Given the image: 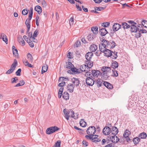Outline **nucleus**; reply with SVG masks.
<instances>
[{
  "label": "nucleus",
  "mask_w": 147,
  "mask_h": 147,
  "mask_svg": "<svg viewBox=\"0 0 147 147\" xmlns=\"http://www.w3.org/2000/svg\"><path fill=\"white\" fill-rule=\"evenodd\" d=\"M48 66L47 65H43L42 66L41 73L43 74L45 72H46L48 69Z\"/></svg>",
  "instance_id": "obj_32"
},
{
  "label": "nucleus",
  "mask_w": 147,
  "mask_h": 147,
  "mask_svg": "<svg viewBox=\"0 0 147 147\" xmlns=\"http://www.w3.org/2000/svg\"><path fill=\"white\" fill-rule=\"evenodd\" d=\"M111 48L113 49L116 46V43L113 40H111Z\"/></svg>",
  "instance_id": "obj_49"
},
{
  "label": "nucleus",
  "mask_w": 147,
  "mask_h": 147,
  "mask_svg": "<svg viewBox=\"0 0 147 147\" xmlns=\"http://www.w3.org/2000/svg\"><path fill=\"white\" fill-rule=\"evenodd\" d=\"M117 53L116 52H113L112 55L111 56V58L113 59H116L117 57Z\"/></svg>",
  "instance_id": "obj_41"
},
{
  "label": "nucleus",
  "mask_w": 147,
  "mask_h": 147,
  "mask_svg": "<svg viewBox=\"0 0 147 147\" xmlns=\"http://www.w3.org/2000/svg\"><path fill=\"white\" fill-rule=\"evenodd\" d=\"M38 30H36L33 33V36H34V37H36V36H37L38 34Z\"/></svg>",
  "instance_id": "obj_58"
},
{
  "label": "nucleus",
  "mask_w": 147,
  "mask_h": 147,
  "mask_svg": "<svg viewBox=\"0 0 147 147\" xmlns=\"http://www.w3.org/2000/svg\"><path fill=\"white\" fill-rule=\"evenodd\" d=\"M91 73L89 72H86L85 74V76L87 78L91 77Z\"/></svg>",
  "instance_id": "obj_52"
},
{
  "label": "nucleus",
  "mask_w": 147,
  "mask_h": 147,
  "mask_svg": "<svg viewBox=\"0 0 147 147\" xmlns=\"http://www.w3.org/2000/svg\"><path fill=\"white\" fill-rule=\"evenodd\" d=\"M111 129L110 127L108 126L105 127L102 130L103 134L105 135H108L111 133Z\"/></svg>",
  "instance_id": "obj_8"
},
{
  "label": "nucleus",
  "mask_w": 147,
  "mask_h": 147,
  "mask_svg": "<svg viewBox=\"0 0 147 147\" xmlns=\"http://www.w3.org/2000/svg\"><path fill=\"white\" fill-rule=\"evenodd\" d=\"M91 77L94 79L95 78L98 77L100 75V73L98 70H93L91 71Z\"/></svg>",
  "instance_id": "obj_7"
},
{
  "label": "nucleus",
  "mask_w": 147,
  "mask_h": 147,
  "mask_svg": "<svg viewBox=\"0 0 147 147\" xmlns=\"http://www.w3.org/2000/svg\"><path fill=\"white\" fill-rule=\"evenodd\" d=\"M93 54L92 52H88L85 55V57L86 59L88 61L90 60V59L93 56Z\"/></svg>",
  "instance_id": "obj_13"
},
{
  "label": "nucleus",
  "mask_w": 147,
  "mask_h": 147,
  "mask_svg": "<svg viewBox=\"0 0 147 147\" xmlns=\"http://www.w3.org/2000/svg\"><path fill=\"white\" fill-rule=\"evenodd\" d=\"M102 80L100 79H98L97 80L96 82H95V83L97 85L98 87H100L101 85Z\"/></svg>",
  "instance_id": "obj_34"
},
{
  "label": "nucleus",
  "mask_w": 147,
  "mask_h": 147,
  "mask_svg": "<svg viewBox=\"0 0 147 147\" xmlns=\"http://www.w3.org/2000/svg\"><path fill=\"white\" fill-rule=\"evenodd\" d=\"M41 3L44 7H45L47 6L46 2L44 0L42 1L41 2Z\"/></svg>",
  "instance_id": "obj_61"
},
{
  "label": "nucleus",
  "mask_w": 147,
  "mask_h": 147,
  "mask_svg": "<svg viewBox=\"0 0 147 147\" xmlns=\"http://www.w3.org/2000/svg\"><path fill=\"white\" fill-rule=\"evenodd\" d=\"M142 25L145 28H147V21L144 20L142 21Z\"/></svg>",
  "instance_id": "obj_47"
},
{
  "label": "nucleus",
  "mask_w": 147,
  "mask_h": 147,
  "mask_svg": "<svg viewBox=\"0 0 147 147\" xmlns=\"http://www.w3.org/2000/svg\"><path fill=\"white\" fill-rule=\"evenodd\" d=\"M61 141L58 140L57 141L55 144V147H60Z\"/></svg>",
  "instance_id": "obj_44"
},
{
  "label": "nucleus",
  "mask_w": 147,
  "mask_h": 147,
  "mask_svg": "<svg viewBox=\"0 0 147 147\" xmlns=\"http://www.w3.org/2000/svg\"><path fill=\"white\" fill-rule=\"evenodd\" d=\"M86 82L88 85L92 86L94 83L95 80L91 77H89L86 78Z\"/></svg>",
  "instance_id": "obj_6"
},
{
  "label": "nucleus",
  "mask_w": 147,
  "mask_h": 147,
  "mask_svg": "<svg viewBox=\"0 0 147 147\" xmlns=\"http://www.w3.org/2000/svg\"><path fill=\"white\" fill-rule=\"evenodd\" d=\"M138 30L139 32H141L142 33H146L147 32L146 30L145 29H138Z\"/></svg>",
  "instance_id": "obj_55"
},
{
  "label": "nucleus",
  "mask_w": 147,
  "mask_h": 147,
  "mask_svg": "<svg viewBox=\"0 0 147 147\" xmlns=\"http://www.w3.org/2000/svg\"><path fill=\"white\" fill-rule=\"evenodd\" d=\"M96 128L94 126L89 127L87 130V133L89 135L92 136L96 132Z\"/></svg>",
  "instance_id": "obj_4"
},
{
  "label": "nucleus",
  "mask_w": 147,
  "mask_h": 147,
  "mask_svg": "<svg viewBox=\"0 0 147 147\" xmlns=\"http://www.w3.org/2000/svg\"><path fill=\"white\" fill-rule=\"evenodd\" d=\"M140 140L139 138L136 137L134 138L133 141L134 144L135 145H136L138 144L139 142L140 141Z\"/></svg>",
  "instance_id": "obj_35"
},
{
  "label": "nucleus",
  "mask_w": 147,
  "mask_h": 147,
  "mask_svg": "<svg viewBox=\"0 0 147 147\" xmlns=\"http://www.w3.org/2000/svg\"><path fill=\"white\" fill-rule=\"evenodd\" d=\"M99 48L100 52H102L103 51H104V50H105L107 49L106 44L103 42L102 43L100 44L99 45Z\"/></svg>",
  "instance_id": "obj_12"
},
{
  "label": "nucleus",
  "mask_w": 147,
  "mask_h": 147,
  "mask_svg": "<svg viewBox=\"0 0 147 147\" xmlns=\"http://www.w3.org/2000/svg\"><path fill=\"white\" fill-rule=\"evenodd\" d=\"M130 132L128 130H126L123 134V136L125 138L128 137L129 135L130 134Z\"/></svg>",
  "instance_id": "obj_37"
},
{
  "label": "nucleus",
  "mask_w": 147,
  "mask_h": 147,
  "mask_svg": "<svg viewBox=\"0 0 147 147\" xmlns=\"http://www.w3.org/2000/svg\"><path fill=\"white\" fill-rule=\"evenodd\" d=\"M18 79L17 77H16L15 78H13L11 79V83H17V81L18 80Z\"/></svg>",
  "instance_id": "obj_50"
},
{
  "label": "nucleus",
  "mask_w": 147,
  "mask_h": 147,
  "mask_svg": "<svg viewBox=\"0 0 147 147\" xmlns=\"http://www.w3.org/2000/svg\"><path fill=\"white\" fill-rule=\"evenodd\" d=\"M86 65L88 68L89 69L92 66L93 64L92 62L89 61L88 63H87Z\"/></svg>",
  "instance_id": "obj_42"
},
{
  "label": "nucleus",
  "mask_w": 147,
  "mask_h": 147,
  "mask_svg": "<svg viewBox=\"0 0 147 147\" xmlns=\"http://www.w3.org/2000/svg\"><path fill=\"white\" fill-rule=\"evenodd\" d=\"M23 38L25 40L28 42L30 40V38H29L28 39V38L27 37V36L26 35H24L23 36Z\"/></svg>",
  "instance_id": "obj_57"
},
{
  "label": "nucleus",
  "mask_w": 147,
  "mask_h": 147,
  "mask_svg": "<svg viewBox=\"0 0 147 147\" xmlns=\"http://www.w3.org/2000/svg\"><path fill=\"white\" fill-rule=\"evenodd\" d=\"M102 52L104 53L105 55L107 57H109L112 55L113 51L107 49L104 50Z\"/></svg>",
  "instance_id": "obj_9"
},
{
  "label": "nucleus",
  "mask_w": 147,
  "mask_h": 147,
  "mask_svg": "<svg viewBox=\"0 0 147 147\" xmlns=\"http://www.w3.org/2000/svg\"><path fill=\"white\" fill-rule=\"evenodd\" d=\"M63 112L65 116L69 115V114L71 115V117L75 119H77L78 118V114H77V116H75L74 112L71 110L69 111H67L66 109H64L63 110Z\"/></svg>",
  "instance_id": "obj_2"
},
{
  "label": "nucleus",
  "mask_w": 147,
  "mask_h": 147,
  "mask_svg": "<svg viewBox=\"0 0 147 147\" xmlns=\"http://www.w3.org/2000/svg\"><path fill=\"white\" fill-rule=\"evenodd\" d=\"M74 88L72 84H70L67 86V89L70 92H72L74 90Z\"/></svg>",
  "instance_id": "obj_15"
},
{
  "label": "nucleus",
  "mask_w": 147,
  "mask_h": 147,
  "mask_svg": "<svg viewBox=\"0 0 147 147\" xmlns=\"http://www.w3.org/2000/svg\"><path fill=\"white\" fill-rule=\"evenodd\" d=\"M28 43L29 45L32 48L34 47V44L33 43H32V42L30 41H30H29Z\"/></svg>",
  "instance_id": "obj_56"
},
{
  "label": "nucleus",
  "mask_w": 147,
  "mask_h": 147,
  "mask_svg": "<svg viewBox=\"0 0 147 147\" xmlns=\"http://www.w3.org/2000/svg\"><path fill=\"white\" fill-rule=\"evenodd\" d=\"M110 139L111 141L115 143L117 142L119 140V138L117 136L115 137V135L111 136Z\"/></svg>",
  "instance_id": "obj_14"
},
{
  "label": "nucleus",
  "mask_w": 147,
  "mask_h": 147,
  "mask_svg": "<svg viewBox=\"0 0 147 147\" xmlns=\"http://www.w3.org/2000/svg\"><path fill=\"white\" fill-rule=\"evenodd\" d=\"M59 129V128L56 126L50 127L47 129L46 133L48 134H51Z\"/></svg>",
  "instance_id": "obj_5"
},
{
  "label": "nucleus",
  "mask_w": 147,
  "mask_h": 147,
  "mask_svg": "<svg viewBox=\"0 0 147 147\" xmlns=\"http://www.w3.org/2000/svg\"><path fill=\"white\" fill-rule=\"evenodd\" d=\"M2 39L5 42L6 44H8V39L5 34H3V36L2 37Z\"/></svg>",
  "instance_id": "obj_36"
},
{
  "label": "nucleus",
  "mask_w": 147,
  "mask_h": 147,
  "mask_svg": "<svg viewBox=\"0 0 147 147\" xmlns=\"http://www.w3.org/2000/svg\"><path fill=\"white\" fill-rule=\"evenodd\" d=\"M96 36L93 34V33H90L87 36V38L89 41H91L95 38Z\"/></svg>",
  "instance_id": "obj_20"
},
{
  "label": "nucleus",
  "mask_w": 147,
  "mask_h": 147,
  "mask_svg": "<svg viewBox=\"0 0 147 147\" xmlns=\"http://www.w3.org/2000/svg\"><path fill=\"white\" fill-rule=\"evenodd\" d=\"M147 135L144 132L140 134L139 137L141 139H145L147 137Z\"/></svg>",
  "instance_id": "obj_38"
},
{
  "label": "nucleus",
  "mask_w": 147,
  "mask_h": 147,
  "mask_svg": "<svg viewBox=\"0 0 147 147\" xmlns=\"http://www.w3.org/2000/svg\"><path fill=\"white\" fill-rule=\"evenodd\" d=\"M18 62L16 59L14 60V62L12 64L11 67V68L8 70L6 72V74H9L12 73L14 71L16 66L17 65Z\"/></svg>",
  "instance_id": "obj_3"
},
{
  "label": "nucleus",
  "mask_w": 147,
  "mask_h": 147,
  "mask_svg": "<svg viewBox=\"0 0 147 147\" xmlns=\"http://www.w3.org/2000/svg\"><path fill=\"white\" fill-rule=\"evenodd\" d=\"M85 137L87 139H89L90 140L92 139L93 137H92V136L90 135H86L85 136Z\"/></svg>",
  "instance_id": "obj_62"
},
{
  "label": "nucleus",
  "mask_w": 147,
  "mask_h": 147,
  "mask_svg": "<svg viewBox=\"0 0 147 147\" xmlns=\"http://www.w3.org/2000/svg\"><path fill=\"white\" fill-rule=\"evenodd\" d=\"M118 66V63L116 61H113L112 63L111 66V68H113V69H115L117 68Z\"/></svg>",
  "instance_id": "obj_23"
},
{
  "label": "nucleus",
  "mask_w": 147,
  "mask_h": 147,
  "mask_svg": "<svg viewBox=\"0 0 147 147\" xmlns=\"http://www.w3.org/2000/svg\"><path fill=\"white\" fill-rule=\"evenodd\" d=\"M21 71V69H19L16 72V74L17 76H20V73Z\"/></svg>",
  "instance_id": "obj_53"
},
{
  "label": "nucleus",
  "mask_w": 147,
  "mask_h": 147,
  "mask_svg": "<svg viewBox=\"0 0 147 147\" xmlns=\"http://www.w3.org/2000/svg\"><path fill=\"white\" fill-rule=\"evenodd\" d=\"M90 49L91 52H94L97 50V47L96 45L93 44L90 46Z\"/></svg>",
  "instance_id": "obj_26"
},
{
  "label": "nucleus",
  "mask_w": 147,
  "mask_h": 147,
  "mask_svg": "<svg viewBox=\"0 0 147 147\" xmlns=\"http://www.w3.org/2000/svg\"><path fill=\"white\" fill-rule=\"evenodd\" d=\"M71 70L72 71V72H73L74 73L75 72H78L79 70L78 69H77L76 68L74 67H73L72 68H71Z\"/></svg>",
  "instance_id": "obj_46"
},
{
  "label": "nucleus",
  "mask_w": 147,
  "mask_h": 147,
  "mask_svg": "<svg viewBox=\"0 0 147 147\" xmlns=\"http://www.w3.org/2000/svg\"><path fill=\"white\" fill-rule=\"evenodd\" d=\"M29 10H27L26 9H23L22 12V14L24 15H27L28 13Z\"/></svg>",
  "instance_id": "obj_48"
},
{
  "label": "nucleus",
  "mask_w": 147,
  "mask_h": 147,
  "mask_svg": "<svg viewBox=\"0 0 147 147\" xmlns=\"http://www.w3.org/2000/svg\"><path fill=\"white\" fill-rule=\"evenodd\" d=\"M80 69L82 71H88L89 70V69L88 68L86 64L83 65H81L80 67Z\"/></svg>",
  "instance_id": "obj_18"
},
{
  "label": "nucleus",
  "mask_w": 147,
  "mask_h": 147,
  "mask_svg": "<svg viewBox=\"0 0 147 147\" xmlns=\"http://www.w3.org/2000/svg\"><path fill=\"white\" fill-rule=\"evenodd\" d=\"M121 25L118 23H115L113 26V29L114 31H116L121 28Z\"/></svg>",
  "instance_id": "obj_11"
},
{
  "label": "nucleus",
  "mask_w": 147,
  "mask_h": 147,
  "mask_svg": "<svg viewBox=\"0 0 147 147\" xmlns=\"http://www.w3.org/2000/svg\"><path fill=\"white\" fill-rule=\"evenodd\" d=\"M12 49L13 54L15 56H17L18 55V50L13 45L12 46Z\"/></svg>",
  "instance_id": "obj_30"
},
{
  "label": "nucleus",
  "mask_w": 147,
  "mask_h": 147,
  "mask_svg": "<svg viewBox=\"0 0 147 147\" xmlns=\"http://www.w3.org/2000/svg\"><path fill=\"white\" fill-rule=\"evenodd\" d=\"M98 27L97 26L95 27H92L91 28V30L92 32V33L93 34L96 36V34L98 33Z\"/></svg>",
  "instance_id": "obj_22"
},
{
  "label": "nucleus",
  "mask_w": 147,
  "mask_h": 147,
  "mask_svg": "<svg viewBox=\"0 0 147 147\" xmlns=\"http://www.w3.org/2000/svg\"><path fill=\"white\" fill-rule=\"evenodd\" d=\"M23 62L24 64L26 66H27L30 67H34L33 65H32L31 64L29 63L28 61L26 59L24 60L23 61Z\"/></svg>",
  "instance_id": "obj_28"
},
{
  "label": "nucleus",
  "mask_w": 147,
  "mask_h": 147,
  "mask_svg": "<svg viewBox=\"0 0 147 147\" xmlns=\"http://www.w3.org/2000/svg\"><path fill=\"white\" fill-rule=\"evenodd\" d=\"M110 23L109 22H104L102 23V26L104 27H108L109 26Z\"/></svg>",
  "instance_id": "obj_51"
},
{
  "label": "nucleus",
  "mask_w": 147,
  "mask_h": 147,
  "mask_svg": "<svg viewBox=\"0 0 147 147\" xmlns=\"http://www.w3.org/2000/svg\"><path fill=\"white\" fill-rule=\"evenodd\" d=\"M106 7H95L94 9L96 11H101L105 8Z\"/></svg>",
  "instance_id": "obj_45"
},
{
  "label": "nucleus",
  "mask_w": 147,
  "mask_h": 147,
  "mask_svg": "<svg viewBox=\"0 0 147 147\" xmlns=\"http://www.w3.org/2000/svg\"><path fill=\"white\" fill-rule=\"evenodd\" d=\"M102 42L103 43H104L106 44V47L107 48H111V40H110L109 41H108L106 40L103 39L102 40Z\"/></svg>",
  "instance_id": "obj_25"
},
{
  "label": "nucleus",
  "mask_w": 147,
  "mask_h": 147,
  "mask_svg": "<svg viewBox=\"0 0 147 147\" xmlns=\"http://www.w3.org/2000/svg\"><path fill=\"white\" fill-rule=\"evenodd\" d=\"M63 98L65 100H67L69 99V94L66 92H64L62 95Z\"/></svg>",
  "instance_id": "obj_29"
},
{
  "label": "nucleus",
  "mask_w": 147,
  "mask_h": 147,
  "mask_svg": "<svg viewBox=\"0 0 147 147\" xmlns=\"http://www.w3.org/2000/svg\"><path fill=\"white\" fill-rule=\"evenodd\" d=\"M74 21V19L73 18L71 17L69 20V23L70 25L73 24Z\"/></svg>",
  "instance_id": "obj_54"
},
{
  "label": "nucleus",
  "mask_w": 147,
  "mask_h": 147,
  "mask_svg": "<svg viewBox=\"0 0 147 147\" xmlns=\"http://www.w3.org/2000/svg\"><path fill=\"white\" fill-rule=\"evenodd\" d=\"M63 87H61V88H60V89L59 90V92L58 93H59L60 94H62L63 90Z\"/></svg>",
  "instance_id": "obj_64"
},
{
  "label": "nucleus",
  "mask_w": 147,
  "mask_h": 147,
  "mask_svg": "<svg viewBox=\"0 0 147 147\" xmlns=\"http://www.w3.org/2000/svg\"><path fill=\"white\" fill-rule=\"evenodd\" d=\"M34 10L37 11L39 14L41 13L42 12V8L39 5H37L34 8Z\"/></svg>",
  "instance_id": "obj_27"
},
{
  "label": "nucleus",
  "mask_w": 147,
  "mask_h": 147,
  "mask_svg": "<svg viewBox=\"0 0 147 147\" xmlns=\"http://www.w3.org/2000/svg\"><path fill=\"white\" fill-rule=\"evenodd\" d=\"M103 84L106 87L109 89H111L113 88V85L107 82L104 81Z\"/></svg>",
  "instance_id": "obj_17"
},
{
  "label": "nucleus",
  "mask_w": 147,
  "mask_h": 147,
  "mask_svg": "<svg viewBox=\"0 0 147 147\" xmlns=\"http://www.w3.org/2000/svg\"><path fill=\"white\" fill-rule=\"evenodd\" d=\"M136 25L137 24H134L130 25V31L131 32H136L138 29H139V28L136 27Z\"/></svg>",
  "instance_id": "obj_10"
},
{
  "label": "nucleus",
  "mask_w": 147,
  "mask_h": 147,
  "mask_svg": "<svg viewBox=\"0 0 147 147\" xmlns=\"http://www.w3.org/2000/svg\"><path fill=\"white\" fill-rule=\"evenodd\" d=\"M118 130L117 127L114 126L112 127L111 132L112 134L115 135L118 133Z\"/></svg>",
  "instance_id": "obj_19"
},
{
  "label": "nucleus",
  "mask_w": 147,
  "mask_h": 147,
  "mask_svg": "<svg viewBox=\"0 0 147 147\" xmlns=\"http://www.w3.org/2000/svg\"><path fill=\"white\" fill-rule=\"evenodd\" d=\"M100 33L101 35L102 36H104L106 34L108 33V31L105 28H102L100 29Z\"/></svg>",
  "instance_id": "obj_21"
},
{
  "label": "nucleus",
  "mask_w": 147,
  "mask_h": 147,
  "mask_svg": "<svg viewBox=\"0 0 147 147\" xmlns=\"http://www.w3.org/2000/svg\"><path fill=\"white\" fill-rule=\"evenodd\" d=\"M22 39L23 38L22 36H19L18 37V41L20 43H21V41Z\"/></svg>",
  "instance_id": "obj_63"
},
{
  "label": "nucleus",
  "mask_w": 147,
  "mask_h": 147,
  "mask_svg": "<svg viewBox=\"0 0 147 147\" xmlns=\"http://www.w3.org/2000/svg\"><path fill=\"white\" fill-rule=\"evenodd\" d=\"M30 20L29 19H27L26 22L25 24L27 26V27H30V20Z\"/></svg>",
  "instance_id": "obj_43"
},
{
  "label": "nucleus",
  "mask_w": 147,
  "mask_h": 147,
  "mask_svg": "<svg viewBox=\"0 0 147 147\" xmlns=\"http://www.w3.org/2000/svg\"><path fill=\"white\" fill-rule=\"evenodd\" d=\"M83 121V119H82L81 121H80V124L81 126L83 127H85L86 126V123L85 121Z\"/></svg>",
  "instance_id": "obj_40"
},
{
  "label": "nucleus",
  "mask_w": 147,
  "mask_h": 147,
  "mask_svg": "<svg viewBox=\"0 0 147 147\" xmlns=\"http://www.w3.org/2000/svg\"><path fill=\"white\" fill-rule=\"evenodd\" d=\"M102 72L100 75L102 78L105 80L109 79L110 78V74L111 72V69L110 67L107 66L102 67L101 68Z\"/></svg>",
  "instance_id": "obj_1"
},
{
  "label": "nucleus",
  "mask_w": 147,
  "mask_h": 147,
  "mask_svg": "<svg viewBox=\"0 0 147 147\" xmlns=\"http://www.w3.org/2000/svg\"><path fill=\"white\" fill-rule=\"evenodd\" d=\"M82 144L84 146L86 147L88 146V143L86 141L84 140L82 142Z\"/></svg>",
  "instance_id": "obj_59"
},
{
  "label": "nucleus",
  "mask_w": 147,
  "mask_h": 147,
  "mask_svg": "<svg viewBox=\"0 0 147 147\" xmlns=\"http://www.w3.org/2000/svg\"><path fill=\"white\" fill-rule=\"evenodd\" d=\"M66 68L69 69H71L73 67H74V65L70 62H66Z\"/></svg>",
  "instance_id": "obj_33"
},
{
  "label": "nucleus",
  "mask_w": 147,
  "mask_h": 147,
  "mask_svg": "<svg viewBox=\"0 0 147 147\" xmlns=\"http://www.w3.org/2000/svg\"><path fill=\"white\" fill-rule=\"evenodd\" d=\"M73 83L74 86H77L79 85L80 83V81L78 78H73L72 79Z\"/></svg>",
  "instance_id": "obj_16"
},
{
  "label": "nucleus",
  "mask_w": 147,
  "mask_h": 147,
  "mask_svg": "<svg viewBox=\"0 0 147 147\" xmlns=\"http://www.w3.org/2000/svg\"><path fill=\"white\" fill-rule=\"evenodd\" d=\"M65 84V82H62L59 84V86L60 87H63Z\"/></svg>",
  "instance_id": "obj_60"
},
{
  "label": "nucleus",
  "mask_w": 147,
  "mask_h": 147,
  "mask_svg": "<svg viewBox=\"0 0 147 147\" xmlns=\"http://www.w3.org/2000/svg\"><path fill=\"white\" fill-rule=\"evenodd\" d=\"M122 26L124 29H127L130 28L131 26L130 25H129L126 22H123L122 24Z\"/></svg>",
  "instance_id": "obj_31"
},
{
  "label": "nucleus",
  "mask_w": 147,
  "mask_h": 147,
  "mask_svg": "<svg viewBox=\"0 0 147 147\" xmlns=\"http://www.w3.org/2000/svg\"><path fill=\"white\" fill-rule=\"evenodd\" d=\"M112 73L110 74V76L113 77H117L118 76V74L117 71L115 69H111Z\"/></svg>",
  "instance_id": "obj_24"
},
{
  "label": "nucleus",
  "mask_w": 147,
  "mask_h": 147,
  "mask_svg": "<svg viewBox=\"0 0 147 147\" xmlns=\"http://www.w3.org/2000/svg\"><path fill=\"white\" fill-rule=\"evenodd\" d=\"M27 58L29 60V61L32 62L33 61V58L32 57V55L30 53H28L27 55Z\"/></svg>",
  "instance_id": "obj_39"
}]
</instances>
